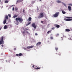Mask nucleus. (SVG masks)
Wrapping results in <instances>:
<instances>
[{"instance_id": "obj_48", "label": "nucleus", "mask_w": 72, "mask_h": 72, "mask_svg": "<svg viewBox=\"0 0 72 72\" xmlns=\"http://www.w3.org/2000/svg\"><path fill=\"white\" fill-rule=\"evenodd\" d=\"M40 1H42V0H39Z\"/></svg>"}, {"instance_id": "obj_42", "label": "nucleus", "mask_w": 72, "mask_h": 72, "mask_svg": "<svg viewBox=\"0 0 72 72\" xmlns=\"http://www.w3.org/2000/svg\"><path fill=\"white\" fill-rule=\"evenodd\" d=\"M26 32L27 33H28V32Z\"/></svg>"}, {"instance_id": "obj_29", "label": "nucleus", "mask_w": 72, "mask_h": 72, "mask_svg": "<svg viewBox=\"0 0 72 72\" xmlns=\"http://www.w3.org/2000/svg\"><path fill=\"white\" fill-rule=\"evenodd\" d=\"M8 17H10H10H11V15H10L8 14Z\"/></svg>"}, {"instance_id": "obj_26", "label": "nucleus", "mask_w": 72, "mask_h": 72, "mask_svg": "<svg viewBox=\"0 0 72 72\" xmlns=\"http://www.w3.org/2000/svg\"><path fill=\"white\" fill-rule=\"evenodd\" d=\"M62 3L63 4V5H64V6H66V4H65L63 2H62Z\"/></svg>"}, {"instance_id": "obj_24", "label": "nucleus", "mask_w": 72, "mask_h": 72, "mask_svg": "<svg viewBox=\"0 0 72 72\" xmlns=\"http://www.w3.org/2000/svg\"><path fill=\"white\" fill-rule=\"evenodd\" d=\"M17 16H18L17 15H15L14 16L13 18H16V17H17Z\"/></svg>"}, {"instance_id": "obj_22", "label": "nucleus", "mask_w": 72, "mask_h": 72, "mask_svg": "<svg viewBox=\"0 0 72 72\" xmlns=\"http://www.w3.org/2000/svg\"><path fill=\"white\" fill-rule=\"evenodd\" d=\"M66 18H68V19H70V18H72V17H66Z\"/></svg>"}, {"instance_id": "obj_35", "label": "nucleus", "mask_w": 72, "mask_h": 72, "mask_svg": "<svg viewBox=\"0 0 72 72\" xmlns=\"http://www.w3.org/2000/svg\"><path fill=\"white\" fill-rule=\"evenodd\" d=\"M24 50H27V48H24Z\"/></svg>"}, {"instance_id": "obj_28", "label": "nucleus", "mask_w": 72, "mask_h": 72, "mask_svg": "<svg viewBox=\"0 0 72 72\" xmlns=\"http://www.w3.org/2000/svg\"><path fill=\"white\" fill-rule=\"evenodd\" d=\"M8 1H5V3H6H6H8Z\"/></svg>"}, {"instance_id": "obj_20", "label": "nucleus", "mask_w": 72, "mask_h": 72, "mask_svg": "<svg viewBox=\"0 0 72 72\" xmlns=\"http://www.w3.org/2000/svg\"><path fill=\"white\" fill-rule=\"evenodd\" d=\"M32 19V18H31L30 17L29 18L28 20L29 21H31V19Z\"/></svg>"}, {"instance_id": "obj_30", "label": "nucleus", "mask_w": 72, "mask_h": 72, "mask_svg": "<svg viewBox=\"0 0 72 72\" xmlns=\"http://www.w3.org/2000/svg\"><path fill=\"white\" fill-rule=\"evenodd\" d=\"M18 8H15V10H18Z\"/></svg>"}, {"instance_id": "obj_4", "label": "nucleus", "mask_w": 72, "mask_h": 72, "mask_svg": "<svg viewBox=\"0 0 72 72\" xmlns=\"http://www.w3.org/2000/svg\"><path fill=\"white\" fill-rule=\"evenodd\" d=\"M59 12H56L55 14L53 15V16L54 17H55V18H56L58 16V15H59Z\"/></svg>"}, {"instance_id": "obj_16", "label": "nucleus", "mask_w": 72, "mask_h": 72, "mask_svg": "<svg viewBox=\"0 0 72 72\" xmlns=\"http://www.w3.org/2000/svg\"><path fill=\"white\" fill-rule=\"evenodd\" d=\"M31 24V22H28V24H26V26H28V25H29V24Z\"/></svg>"}, {"instance_id": "obj_6", "label": "nucleus", "mask_w": 72, "mask_h": 72, "mask_svg": "<svg viewBox=\"0 0 72 72\" xmlns=\"http://www.w3.org/2000/svg\"><path fill=\"white\" fill-rule=\"evenodd\" d=\"M34 46H28V47H27V48L28 49H31V48H33Z\"/></svg>"}, {"instance_id": "obj_32", "label": "nucleus", "mask_w": 72, "mask_h": 72, "mask_svg": "<svg viewBox=\"0 0 72 72\" xmlns=\"http://www.w3.org/2000/svg\"><path fill=\"white\" fill-rule=\"evenodd\" d=\"M64 21H67V19L66 18H64Z\"/></svg>"}, {"instance_id": "obj_18", "label": "nucleus", "mask_w": 72, "mask_h": 72, "mask_svg": "<svg viewBox=\"0 0 72 72\" xmlns=\"http://www.w3.org/2000/svg\"><path fill=\"white\" fill-rule=\"evenodd\" d=\"M62 13L63 14H66V12H65L64 11L62 10Z\"/></svg>"}, {"instance_id": "obj_8", "label": "nucleus", "mask_w": 72, "mask_h": 72, "mask_svg": "<svg viewBox=\"0 0 72 72\" xmlns=\"http://www.w3.org/2000/svg\"><path fill=\"white\" fill-rule=\"evenodd\" d=\"M55 27H56L57 28H59L60 27V26L58 24H55L54 25Z\"/></svg>"}, {"instance_id": "obj_34", "label": "nucleus", "mask_w": 72, "mask_h": 72, "mask_svg": "<svg viewBox=\"0 0 72 72\" xmlns=\"http://www.w3.org/2000/svg\"><path fill=\"white\" fill-rule=\"evenodd\" d=\"M23 13H24V12H25V10H24V9L23 10Z\"/></svg>"}, {"instance_id": "obj_39", "label": "nucleus", "mask_w": 72, "mask_h": 72, "mask_svg": "<svg viewBox=\"0 0 72 72\" xmlns=\"http://www.w3.org/2000/svg\"><path fill=\"white\" fill-rule=\"evenodd\" d=\"M16 55L17 56H18L19 55V54H16Z\"/></svg>"}, {"instance_id": "obj_31", "label": "nucleus", "mask_w": 72, "mask_h": 72, "mask_svg": "<svg viewBox=\"0 0 72 72\" xmlns=\"http://www.w3.org/2000/svg\"><path fill=\"white\" fill-rule=\"evenodd\" d=\"M56 36H59V34L58 33L56 35Z\"/></svg>"}, {"instance_id": "obj_2", "label": "nucleus", "mask_w": 72, "mask_h": 72, "mask_svg": "<svg viewBox=\"0 0 72 72\" xmlns=\"http://www.w3.org/2000/svg\"><path fill=\"white\" fill-rule=\"evenodd\" d=\"M44 17V14L43 13H41L39 14V15L38 17V18H41Z\"/></svg>"}, {"instance_id": "obj_12", "label": "nucleus", "mask_w": 72, "mask_h": 72, "mask_svg": "<svg viewBox=\"0 0 72 72\" xmlns=\"http://www.w3.org/2000/svg\"><path fill=\"white\" fill-rule=\"evenodd\" d=\"M6 23V19H5L3 21V24H5Z\"/></svg>"}, {"instance_id": "obj_41", "label": "nucleus", "mask_w": 72, "mask_h": 72, "mask_svg": "<svg viewBox=\"0 0 72 72\" xmlns=\"http://www.w3.org/2000/svg\"><path fill=\"white\" fill-rule=\"evenodd\" d=\"M25 32L24 31L23 32H22V33L24 34V33H25Z\"/></svg>"}, {"instance_id": "obj_45", "label": "nucleus", "mask_w": 72, "mask_h": 72, "mask_svg": "<svg viewBox=\"0 0 72 72\" xmlns=\"http://www.w3.org/2000/svg\"><path fill=\"white\" fill-rule=\"evenodd\" d=\"M1 46L3 48V46H4L3 45H1Z\"/></svg>"}, {"instance_id": "obj_51", "label": "nucleus", "mask_w": 72, "mask_h": 72, "mask_svg": "<svg viewBox=\"0 0 72 72\" xmlns=\"http://www.w3.org/2000/svg\"><path fill=\"white\" fill-rule=\"evenodd\" d=\"M62 39V37H61Z\"/></svg>"}, {"instance_id": "obj_43", "label": "nucleus", "mask_w": 72, "mask_h": 72, "mask_svg": "<svg viewBox=\"0 0 72 72\" xmlns=\"http://www.w3.org/2000/svg\"><path fill=\"white\" fill-rule=\"evenodd\" d=\"M41 23H43V22H44V21H41Z\"/></svg>"}, {"instance_id": "obj_36", "label": "nucleus", "mask_w": 72, "mask_h": 72, "mask_svg": "<svg viewBox=\"0 0 72 72\" xmlns=\"http://www.w3.org/2000/svg\"><path fill=\"white\" fill-rule=\"evenodd\" d=\"M50 39H53V38L52 37H50Z\"/></svg>"}, {"instance_id": "obj_15", "label": "nucleus", "mask_w": 72, "mask_h": 72, "mask_svg": "<svg viewBox=\"0 0 72 72\" xmlns=\"http://www.w3.org/2000/svg\"><path fill=\"white\" fill-rule=\"evenodd\" d=\"M72 18L71 19H67L66 21H72Z\"/></svg>"}, {"instance_id": "obj_40", "label": "nucleus", "mask_w": 72, "mask_h": 72, "mask_svg": "<svg viewBox=\"0 0 72 72\" xmlns=\"http://www.w3.org/2000/svg\"><path fill=\"white\" fill-rule=\"evenodd\" d=\"M58 55H60H60H61V54L60 53H59V54H58Z\"/></svg>"}, {"instance_id": "obj_27", "label": "nucleus", "mask_w": 72, "mask_h": 72, "mask_svg": "<svg viewBox=\"0 0 72 72\" xmlns=\"http://www.w3.org/2000/svg\"><path fill=\"white\" fill-rule=\"evenodd\" d=\"M57 2L58 3H61V2L60 1H59V0H58L57 1Z\"/></svg>"}, {"instance_id": "obj_21", "label": "nucleus", "mask_w": 72, "mask_h": 72, "mask_svg": "<svg viewBox=\"0 0 72 72\" xmlns=\"http://www.w3.org/2000/svg\"><path fill=\"white\" fill-rule=\"evenodd\" d=\"M51 30L50 31H48V32H47V33L48 34H49V33H50V32L51 33Z\"/></svg>"}, {"instance_id": "obj_38", "label": "nucleus", "mask_w": 72, "mask_h": 72, "mask_svg": "<svg viewBox=\"0 0 72 72\" xmlns=\"http://www.w3.org/2000/svg\"><path fill=\"white\" fill-rule=\"evenodd\" d=\"M14 10V7H13L12 8V10Z\"/></svg>"}, {"instance_id": "obj_7", "label": "nucleus", "mask_w": 72, "mask_h": 72, "mask_svg": "<svg viewBox=\"0 0 72 72\" xmlns=\"http://www.w3.org/2000/svg\"><path fill=\"white\" fill-rule=\"evenodd\" d=\"M41 44V42H38V43H37L36 44V46H39V45H40Z\"/></svg>"}, {"instance_id": "obj_9", "label": "nucleus", "mask_w": 72, "mask_h": 72, "mask_svg": "<svg viewBox=\"0 0 72 72\" xmlns=\"http://www.w3.org/2000/svg\"><path fill=\"white\" fill-rule=\"evenodd\" d=\"M34 68L35 69H40L41 68H38L37 66H35V67Z\"/></svg>"}, {"instance_id": "obj_11", "label": "nucleus", "mask_w": 72, "mask_h": 72, "mask_svg": "<svg viewBox=\"0 0 72 72\" xmlns=\"http://www.w3.org/2000/svg\"><path fill=\"white\" fill-rule=\"evenodd\" d=\"M23 1V0H18L17 1V3H21V2H22Z\"/></svg>"}, {"instance_id": "obj_46", "label": "nucleus", "mask_w": 72, "mask_h": 72, "mask_svg": "<svg viewBox=\"0 0 72 72\" xmlns=\"http://www.w3.org/2000/svg\"><path fill=\"white\" fill-rule=\"evenodd\" d=\"M14 50H16V48H15L14 49Z\"/></svg>"}, {"instance_id": "obj_33", "label": "nucleus", "mask_w": 72, "mask_h": 72, "mask_svg": "<svg viewBox=\"0 0 72 72\" xmlns=\"http://www.w3.org/2000/svg\"><path fill=\"white\" fill-rule=\"evenodd\" d=\"M55 50H58V48H55Z\"/></svg>"}, {"instance_id": "obj_23", "label": "nucleus", "mask_w": 72, "mask_h": 72, "mask_svg": "<svg viewBox=\"0 0 72 72\" xmlns=\"http://www.w3.org/2000/svg\"><path fill=\"white\" fill-rule=\"evenodd\" d=\"M24 31H26L27 30H29L28 29H27V28H25V29H24Z\"/></svg>"}, {"instance_id": "obj_44", "label": "nucleus", "mask_w": 72, "mask_h": 72, "mask_svg": "<svg viewBox=\"0 0 72 72\" xmlns=\"http://www.w3.org/2000/svg\"><path fill=\"white\" fill-rule=\"evenodd\" d=\"M35 35H36V36H37V33H35Z\"/></svg>"}, {"instance_id": "obj_19", "label": "nucleus", "mask_w": 72, "mask_h": 72, "mask_svg": "<svg viewBox=\"0 0 72 72\" xmlns=\"http://www.w3.org/2000/svg\"><path fill=\"white\" fill-rule=\"evenodd\" d=\"M8 27H7V26L6 25H5L4 27V29H6Z\"/></svg>"}, {"instance_id": "obj_47", "label": "nucleus", "mask_w": 72, "mask_h": 72, "mask_svg": "<svg viewBox=\"0 0 72 72\" xmlns=\"http://www.w3.org/2000/svg\"><path fill=\"white\" fill-rule=\"evenodd\" d=\"M33 68H34V65H33L32 66Z\"/></svg>"}, {"instance_id": "obj_50", "label": "nucleus", "mask_w": 72, "mask_h": 72, "mask_svg": "<svg viewBox=\"0 0 72 72\" xmlns=\"http://www.w3.org/2000/svg\"><path fill=\"white\" fill-rule=\"evenodd\" d=\"M0 1H1V0H0Z\"/></svg>"}, {"instance_id": "obj_1", "label": "nucleus", "mask_w": 72, "mask_h": 72, "mask_svg": "<svg viewBox=\"0 0 72 72\" xmlns=\"http://www.w3.org/2000/svg\"><path fill=\"white\" fill-rule=\"evenodd\" d=\"M15 21L17 24H18V21H19V22L20 23H21V22H23V20L22 18L17 17L15 19Z\"/></svg>"}, {"instance_id": "obj_37", "label": "nucleus", "mask_w": 72, "mask_h": 72, "mask_svg": "<svg viewBox=\"0 0 72 72\" xmlns=\"http://www.w3.org/2000/svg\"><path fill=\"white\" fill-rule=\"evenodd\" d=\"M55 29V28L53 27V28H51V29H52V30H53V29Z\"/></svg>"}, {"instance_id": "obj_14", "label": "nucleus", "mask_w": 72, "mask_h": 72, "mask_svg": "<svg viewBox=\"0 0 72 72\" xmlns=\"http://www.w3.org/2000/svg\"><path fill=\"white\" fill-rule=\"evenodd\" d=\"M65 30L66 32H69V31H70V30L68 29H66Z\"/></svg>"}, {"instance_id": "obj_49", "label": "nucleus", "mask_w": 72, "mask_h": 72, "mask_svg": "<svg viewBox=\"0 0 72 72\" xmlns=\"http://www.w3.org/2000/svg\"><path fill=\"white\" fill-rule=\"evenodd\" d=\"M1 30V28H0V31Z\"/></svg>"}, {"instance_id": "obj_25", "label": "nucleus", "mask_w": 72, "mask_h": 72, "mask_svg": "<svg viewBox=\"0 0 72 72\" xmlns=\"http://www.w3.org/2000/svg\"><path fill=\"white\" fill-rule=\"evenodd\" d=\"M22 54L21 53H20L19 54V56H20V57H21V56H22Z\"/></svg>"}, {"instance_id": "obj_17", "label": "nucleus", "mask_w": 72, "mask_h": 72, "mask_svg": "<svg viewBox=\"0 0 72 72\" xmlns=\"http://www.w3.org/2000/svg\"><path fill=\"white\" fill-rule=\"evenodd\" d=\"M8 18H9L8 17V15H7L5 16V19H8Z\"/></svg>"}, {"instance_id": "obj_13", "label": "nucleus", "mask_w": 72, "mask_h": 72, "mask_svg": "<svg viewBox=\"0 0 72 72\" xmlns=\"http://www.w3.org/2000/svg\"><path fill=\"white\" fill-rule=\"evenodd\" d=\"M36 1H33L31 2L32 3V4H35V2Z\"/></svg>"}, {"instance_id": "obj_5", "label": "nucleus", "mask_w": 72, "mask_h": 72, "mask_svg": "<svg viewBox=\"0 0 72 72\" xmlns=\"http://www.w3.org/2000/svg\"><path fill=\"white\" fill-rule=\"evenodd\" d=\"M32 26L35 29L36 28V25H35V24L34 23H33L32 24Z\"/></svg>"}, {"instance_id": "obj_3", "label": "nucleus", "mask_w": 72, "mask_h": 72, "mask_svg": "<svg viewBox=\"0 0 72 72\" xmlns=\"http://www.w3.org/2000/svg\"><path fill=\"white\" fill-rule=\"evenodd\" d=\"M4 37L2 36L1 37V41L0 40V45L1 44H4V41L3 40V38H4Z\"/></svg>"}, {"instance_id": "obj_10", "label": "nucleus", "mask_w": 72, "mask_h": 72, "mask_svg": "<svg viewBox=\"0 0 72 72\" xmlns=\"http://www.w3.org/2000/svg\"><path fill=\"white\" fill-rule=\"evenodd\" d=\"M68 9L69 11H71V7L70 6H68Z\"/></svg>"}]
</instances>
